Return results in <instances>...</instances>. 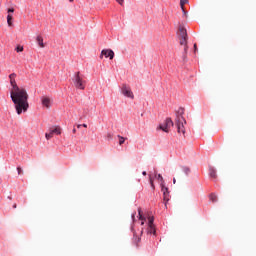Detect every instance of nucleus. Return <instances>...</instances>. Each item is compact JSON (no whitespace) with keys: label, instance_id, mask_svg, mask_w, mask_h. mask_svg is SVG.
<instances>
[{"label":"nucleus","instance_id":"34","mask_svg":"<svg viewBox=\"0 0 256 256\" xmlns=\"http://www.w3.org/2000/svg\"><path fill=\"white\" fill-rule=\"evenodd\" d=\"M13 209H17V204H14V205H13Z\"/></svg>","mask_w":256,"mask_h":256},{"label":"nucleus","instance_id":"5","mask_svg":"<svg viewBox=\"0 0 256 256\" xmlns=\"http://www.w3.org/2000/svg\"><path fill=\"white\" fill-rule=\"evenodd\" d=\"M171 127H173V120H171V118H166L164 123L159 125V129L164 131V133H169Z\"/></svg>","mask_w":256,"mask_h":256},{"label":"nucleus","instance_id":"27","mask_svg":"<svg viewBox=\"0 0 256 256\" xmlns=\"http://www.w3.org/2000/svg\"><path fill=\"white\" fill-rule=\"evenodd\" d=\"M107 139H109V140L113 139V135H111V133H108L107 134Z\"/></svg>","mask_w":256,"mask_h":256},{"label":"nucleus","instance_id":"1","mask_svg":"<svg viewBox=\"0 0 256 256\" xmlns=\"http://www.w3.org/2000/svg\"><path fill=\"white\" fill-rule=\"evenodd\" d=\"M16 78L17 74L15 73L9 75L11 85L10 97L14 103L17 115H21V113H27L29 109V94L25 88H21L17 85Z\"/></svg>","mask_w":256,"mask_h":256},{"label":"nucleus","instance_id":"13","mask_svg":"<svg viewBox=\"0 0 256 256\" xmlns=\"http://www.w3.org/2000/svg\"><path fill=\"white\" fill-rule=\"evenodd\" d=\"M209 175L213 179H216L217 178V170H215V168H213V167H210L209 168Z\"/></svg>","mask_w":256,"mask_h":256},{"label":"nucleus","instance_id":"20","mask_svg":"<svg viewBox=\"0 0 256 256\" xmlns=\"http://www.w3.org/2000/svg\"><path fill=\"white\" fill-rule=\"evenodd\" d=\"M45 137H46L47 140L52 139V137H53V132L50 130L49 133H46V134H45Z\"/></svg>","mask_w":256,"mask_h":256},{"label":"nucleus","instance_id":"36","mask_svg":"<svg viewBox=\"0 0 256 256\" xmlns=\"http://www.w3.org/2000/svg\"><path fill=\"white\" fill-rule=\"evenodd\" d=\"M173 183H174V184L177 183V180H176L175 178L173 179Z\"/></svg>","mask_w":256,"mask_h":256},{"label":"nucleus","instance_id":"19","mask_svg":"<svg viewBox=\"0 0 256 256\" xmlns=\"http://www.w3.org/2000/svg\"><path fill=\"white\" fill-rule=\"evenodd\" d=\"M138 215H139L140 221H145V217H143V214L141 213V208H138Z\"/></svg>","mask_w":256,"mask_h":256},{"label":"nucleus","instance_id":"10","mask_svg":"<svg viewBox=\"0 0 256 256\" xmlns=\"http://www.w3.org/2000/svg\"><path fill=\"white\" fill-rule=\"evenodd\" d=\"M41 101H42L43 107H46V109H49V107H51V98L47 96H43L41 98Z\"/></svg>","mask_w":256,"mask_h":256},{"label":"nucleus","instance_id":"32","mask_svg":"<svg viewBox=\"0 0 256 256\" xmlns=\"http://www.w3.org/2000/svg\"><path fill=\"white\" fill-rule=\"evenodd\" d=\"M132 219H133V221H135V213L132 214Z\"/></svg>","mask_w":256,"mask_h":256},{"label":"nucleus","instance_id":"25","mask_svg":"<svg viewBox=\"0 0 256 256\" xmlns=\"http://www.w3.org/2000/svg\"><path fill=\"white\" fill-rule=\"evenodd\" d=\"M190 171H191V170H190L189 168H187V167L184 168V173H186V175H189Z\"/></svg>","mask_w":256,"mask_h":256},{"label":"nucleus","instance_id":"15","mask_svg":"<svg viewBox=\"0 0 256 256\" xmlns=\"http://www.w3.org/2000/svg\"><path fill=\"white\" fill-rule=\"evenodd\" d=\"M7 23L9 25V27H11V25H13V15L8 14V16H7Z\"/></svg>","mask_w":256,"mask_h":256},{"label":"nucleus","instance_id":"33","mask_svg":"<svg viewBox=\"0 0 256 256\" xmlns=\"http://www.w3.org/2000/svg\"><path fill=\"white\" fill-rule=\"evenodd\" d=\"M142 175H144V176L147 175V172H146V171H143V172H142Z\"/></svg>","mask_w":256,"mask_h":256},{"label":"nucleus","instance_id":"12","mask_svg":"<svg viewBox=\"0 0 256 256\" xmlns=\"http://www.w3.org/2000/svg\"><path fill=\"white\" fill-rule=\"evenodd\" d=\"M36 42L38 43L39 47H41V49H44L45 44L43 43V36H37Z\"/></svg>","mask_w":256,"mask_h":256},{"label":"nucleus","instance_id":"30","mask_svg":"<svg viewBox=\"0 0 256 256\" xmlns=\"http://www.w3.org/2000/svg\"><path fill=\"white\" fill-rule=\"evenodd\" d=\"M72 133H77V129L73 128Z\"/></svg>","mask_w":256,"mask_h":256},{"label":"nucleus","instance_id":"21","mask_svg":"<svg viewBox=\"0 0 256 256\" xmlns=\"http://www.w3.org/2000/svg\"><path fill=\"white\" fill-rule=\"evenodd\" d=\"M149 181H150L151 188L155 190V184L153 183V178L151 176L149 177Z\"/></svg>","mask_w":256,"mask_h":256},{"label":"nucleus","instance_id":"38","mask_svg":"<svg viewBox=\"0 0 256 256\" xmlns=\"http://www.w3.org/2000/svg\"><path fill=\"white\" fill-rule=\"evenodd\" d=\"M141 225H145V222H141Z\"/></svg>","mask_w":256,"mask_h":256},{"label":"nucleus","instance_id":"2","mask_svg":"<svg viewBox=\"0 0 256 256\" xmlns=\"http://www.w3.org/2000/svg\"><path fill=\"white\" fill-rule=\"evenodd\" d=\"M178 37L180 45L184 46V57H187V51H189V46L187 45V29L183 26H179Z\"/></svg>","mask_w":256,"mask_h":256},{"label":"nucleus","instance_id":"17","mask_svg":"<svg viewBox=\"0 0 256 256\" xmlns=\"http://www.w3.org/2000/svg\"><path fill=\"white\" fill-rule=\"evenodd\" d=\"M156 179H158V181H160V185L163 184V183H165V180L163 179V176H162L161 174H158V175L156 176Z\"/></svg>","mask_w":256,"mask_h":256},{"label":"nucleus","instance_id":"37","mask_svg":"<svg viewBox=\"0 0 256 256\" xmlns=\"http://www.w3.org/2000/svg\"><path fill=\"white\" fill-rule=\"evenodd\" d=\"M75 0H69L70 3H73Z\"/></svg>","mask_w":256,"mask_h":256},{"label":"nucleus","instance_id":"23","mask_svg":"<svg viewBox=\"0 0 256 256\" xmlns=\"http://www.w3.org/2000/svg\"><path fill=\"white\" fill-rule=\"evenodd\" d=\"M18 175H23V168L17 167Z\"/></svg>","mask_w":256,"mask_h":256},{"label":"nucleus","instance_id":"29","mask_svg":"<svg viewBox=\"0 0 256 256\" xmlns=\"http://www.w3.org/2000/svg\"><path fill=\"white\" fill-rule=\"evenodd\" d=\"M194 51H197V44H194Z\"/></svg>","mask_w":256,"mask_h":256},{"label":"nucleus","instance_id":"4","mask_svg":"<svg viewBox=\"0 0 256 256\" xmlns=\"http://www.w3.org/2000/svg\"><path fill=\"white\" fill-rule=\"evenodd\" d=\"M187 124V121H185V118L183 115H178L176 117V127L178 133H182V135H185V125Z\"/></svg>","mask_w":256,"mask_h":256},{"label":"nucleus","instance_id":"16","mask_svg":"<svg viewBox=\"0 0 256 256\" xmlns=\"http://www.w3.org/2000/svg\"><path fill=\"white\" fill-rule=\"evenodd\" d=\"M209 199H210V201H212V203H217V195L210 194Z\"/></svg>","mask_w":256,"mask_h":256},{"label":"nucleus","instance_id":"3","mask_svg":"<svg viewBox=\"0 0 256 256\" xmlns=\"http://www.w3.org/2000/svg\"><path fill=\"white\" fill-rule=\"evenodd\" d=\"M73 83L76 89H80L81 91H84L86 82L81 78V72H76L74 74Z\"/></svg>","mask_w":256,"mask_h":256},{"label":"nucleus","instance_id":"28","mask_svg":"<svg viewBox=\"0 0 256 256\" xmlns=\"http://www.w3.org/2000/svg\"><path fill=\"white\" fill-rule=\"evenodd\" d=\"M116 1H117V3H119V5H123L125 0H116Z\"/></svg>","mask_w":256,"mask_h":256},{"label":"nucleus","instance_id":"22","mask_svg":"<svg viewBox=\"0 0 256 256\" xmlns=\"http://www.w3.org/2000/svg\"><path fill=\"white\" fill-rule=\"evenodd\" d=\"M141 242V238L134 236V243H136V245H138Z\"/></svg>","mask_w":256,"mask_h":256},{"label":"nucleus","instance_id":"18","mask_svg":"<svg viewBox=\"0 0 256 256\" xmlns=\"http://www.w3.org/2000/svg\"><path fill=\"white\" fill-rule=\"evenodd\" d=\"M118 139H119V145H123V143H125V137L118 135Z\"/></svg>","mask_w":256,"mask_h":256},{"label":"nucleus","instance_id":"8","mask_svg":"<svg viewBox=\"0 0 256 256\" xmlns=\"http://www.w3.org/2000/svg\"><path fill=\"white\" fill-rule=\"evenodd\" d=\"M160 187H161V191L163 193L165 207H167V203H169V188H167V186H165V183L160 184Z\"/></svg>","mask_w":256,"mask_h":256},{"label":"nucleus","instance_id":"26","mask_svg":"<svg viewBox=\"0 0 256 256\" xmlns=\"http://www.w3.org/2000/svg\"><path fill=\"white\" fill-rule=\"evenodd\" d=\"M7 12L8 13H15V9L14 8H9Z\"/></svg>","mask_w":256,"mask_h":256},{"label":"nucleus","instance_id":"9","mask_svg":"<svg viewBox=\"0 0 256 256\" xmlns=\"http://www.w3.org/2000/svg\"><path fill=\"white\" fill-rule=\"evenodd\" d=\"M103 55L104 57H106V59H108L109 57L110 60H113V58L115 57V52H113V50L111 49H104L101 52V56H100L101 59H103Z\"/></svg>","mask_w":256,"mask_h":256},{"label":"nucleus","instance_id":"11","mask_svg":"<svg viewBox=\"0 0 256 256\" xmlns=\"http://www.w3.org/2000/svg\"><path fill=\"white\" fill-rule=\"evenodd\" d=\"M50 131L52 132L53 135H61V127L59 126L50 128Z\"/></svg>","mask_w":256,"mask_h":256},{"label":"nucleus","instance_id":"14","mask_svg":"<svg viewBox=\"0 0 256 256\" xmlns=\"http://www.w3.org/2000/svg\"><path fill=\"white\" fill-rule=\"evenodd\" d=\"M186 3H189V0H180V7H181L184 15H185V13H187V12H185V5H186Z\"/></svg>","mask_w":256,"mask_h":256},{"label":"nucleus","instance_id":"24","mask_svg":"<svg viewBox=\"0 0 256 256\" xmlns=\"http://www.w3.org/2000/svg\"><path fill=\"white\" fill-rule=\"evenodd\" d=\"M16 51H17V53L23 52V46H18V47L16 48Z\"/></svg>","mask_w":256,"mask_h":256},{"label":"nucleus","instance_id":"31","mask_svg":"<svg viewBox=\"0 0 256 256\" xmlns=\"http://www.w3.org/2000/svg\"><path fill=\"white\" fill-rule=\"evenodd\" d=\"M81 127H82L81 124H78V125H77V128H78V129H81Z\"/></svg>","mask_w":256,"mask_h":256},{"label":"nucleus","instance_id":"7","mask_svg":"<svg viewBox=\"0 0 256 256\" xmlns=\"http://www.w3.org/2000/svg\"><path fill=\"white\" fill-rule=\"evenodd\" d=\"M154 221H155V218L153 216L148 217V228H147L148 235H155L157 233V230L155 229V224H153Z\"/></svg>","mask_w":256,"mask_h":256},{"label":"nucleus","instance_id":"35","mask_svg":"<svg viewBox=\"0 0 256 256\" xmlns=\"http://www.w3.org/2000/svg\"><path fill=\"white\" fill-rule=\"evenodd\" d=\"M82 127H85L87 129V124H82Z\"/></svg>","mask_w":256,"mask_h":256},{"label":"nucleus","instance_id":"6","mask_svg":"<svg viewBox=\"0 0 256 256\" xmlns=\"http://www.w3.org/2000/svg\"><path fill=\"white\" fill-rule=\"evenodd\" d=\"M121 93L122 95H124V97H128L129 99H135V95L133 94V91H131V87L127 86L126 84L122 85Z\"/></svg>","mask_w":256,"mask_h":256}]
</instances>
